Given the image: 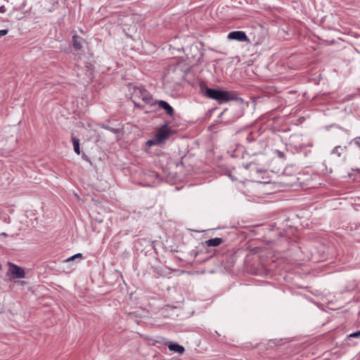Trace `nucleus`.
Instances as JSON below:
<instances>
[{
  "label": "nucleus",
  "instance_id": "nucleus-6",
  "mask_svg": "<svg viewBox=\"0 0 360 360\" xmlns=\"http://www.w3.org/2000/svg\"><path fill=\"white\" fill-rule=\"evenodd\" d=\"M155 103L158 105V106L165 110L167 114L170 116L173 117L174 115V110L173 108L166 101H156Z\"/></svg>",
  "mask_w": 360,
  "mask_h": 360
},
{
  "label": "nucleus",
  "instance_id": "nucleus-21",
  "mask_svg": "<svg viewBox=\"0 0 360 360\" xmlns=\"http://www.w3.org/2000/svg\"><path fill=\"white\" fill-rule=\"evenodd\" d=\"M257 172H262V170H257Z\"/></svg>",
  "mask_w": 360,
  "mask_h": 360
},
{
  "label": "nucleus",
  "instance_id": "nucleus-10",
  "mask_svg": "<svg viewBox=\"0 0 360 360\" xmlns=\"http://www.w3.org/2000/svg\"><path fill=\"white\" fill-rule=\"evenodd\" d=\"M72 141L73 148H74L75 152L77 155H79L80 154L79 140L77 138L72 136Z\"/></svg>",
  "mask_w": 360,
  "mask_h": 360
},
{
  "label": "nucleus",
  "instance_id": "nucleus-17",
  "mask_svg": "<svg viewBox=\"0 0 360 360\" xmlns=\"http://www.w3.org/2000/svg\"><path fill=\"white\" fill-rule=\"evenodd\" d=\"M73 257H75V259H77V258L82 259L83 257V256H82V254L77 253V254L74 255Z\"/></svg>",
  "mask_w": 360,
  "mask_h": 360
},
{
  "label": "nucleus",
  "instance_id": "nucleus-4",
  "mask_svg": "<svg viewBox=\"0 0 360 360\" xmlns=\"http://www.w3.org/2000/svg\"><path fill=\"white\" fill-rule=\"evenodd\" d=\"M170 134L171 130L168 128L167 124H166L158 130L155 138L156 139V141L160 143L165 141Z\"/></svg>",
  "mask_w": 360,
  "mask_h": 360
},
{
  "label": "nucleus",
  "instance_id": "nucleus-9",
  "mask_svg": "<svg viewBox=\"0 0 360 360\" xmlns=\"http://www.w3.org/2000/svg\"><path fill=\"white\" fill-rule=\"evenodd\" d=\"M223 243V240L221 238H214L209 239L205 242V245L208 247H218Z\"/></svg>",
  "mask_w": 360,
  "mask_h": 360
},
{
  "label": "nucleus",
  "instance_id": "nucleus-8",
  "mask_svg": "<svg viewBox=\"0 0 360 360\" xmlns=\"http://www.w3.org/2000/svg\"><path fill=\"white\" fill-rule=\"evenodd\" d=\"M13 6V9L20 11L25 6V0H8Z\"/></svg>",
  "mask_w": 360,
  "mask_h": 360
},
{
  "label": "nucleus",
  "instance_id": "nucleus-7",
  "mask_svg": "<svg viewBox=\"0 0 360 360\" xmlns=\"http://www.w3.org/2000/svg\"><path fill=\"white\" fill-rule=\"evenodd\" d=\"M168 348L170 351L174 352L179 354H182L184 352V347L178 343L170 342L168 345Z\"/></svg>",
  "mask_w": 360,
  "mask_h": 360
},
{
  "label": "nucleus",
  "instance_id": "nucleus-15",
  "mask_svg": "<svg viewBox=\"0 0 360 360\" xmlns=\"http://www.w3.org/2000/svg\"><path fill=\"white\" fill-rule=\"evenodd\" d=\"M8 30H0V37L5 36L8 34Z\"/></svg>",
  "mask_w": 360,
  "mask_h": 360
},
{
  "label": "nucleus",
  "instance_id": "nucleus-13",
  "mask_svg": "<svg viewBox=\"0 0 360 360\" xmlns=\"http://www.w3.org/2000/svg\"><path fill=\"white\" fill-rule=\"evenodd\" d=\"M158 143H159L158 142V141H156V139L155 138L153 139H150V140H148V141H146V145L148 147H150V146L158 144Z\"/></svg>",
  "mask_w": 360,
  "mask_h": 360
},
{
  "label": "nucleus",
  "instance_id": "nucleus-2",
  "mask_svg": "<svg viewBox=\"0 0 360 360\" xmlns=\"http://www.w3.org/2000/svg\"><path fill=\"white\" fill-rule=\"evenodd\" d=\"M203 95L209 98L217 101L219 103L237 99L236 96L231 94L229 91L211 88H205Z\"/></svg>",
  "mask_w": 360,
  "mask_h": 360
},
{
  "label": "nucleus",
  "instance_id": "nucleus-3",
  "mask_svg": "<svg viewBox=\"0 0 360 360\" xmlns=\"http://www.w3.org/2000/svg\"><path fill=\"white\" fill-rule=\"evenodd\" d=\"M9 269L6 273L7 276H12L15 278H23L25 276V270L20 267L19 266L12 263L8 262Z\"/></svg>",
  "mask_w": 360,
  "mask_h": 360
},
{
  "label": "nucleus",
  "instance_id": "nucleus-16",
  "mask_svg": "<svg viewBox=\"0 0 360 360\" xmlns=\"http://www.w3.org/2000/svg\"><path fill=\"white\" fill-rule=\"evenodd\" d=\"M75 257H73V255H72V256H71V257H68V258L65 259L63 262H69L73 261V260H75Z\"/></svg>",
  "mask_w": 360,
  "mask_h": 360
},
{
  "label": "nucleus",
  "instance_id": "nucleus-22",
  "mask_svg": "<svg viewBox=\"0 0 360 360\" xmlns=\"http://www.w3.org/2000/svg\"><path fill=\"white\" fill-rule=\"evenodd\" d=\"M357 170H358L359 172H360V169H358Z\"/></svg>",
  "mask_w": 360,
  "mask_h": 360
},
{
  "label": "nucleus",
  "instance_id": "nucleus-19",
  "mask_svg": "<svg viewBox=\"0 0 360 360\" xmlns=\"http://www.w3.org/2000/svg\"><path fill=\"white\" fill-rule=\"evenodd\" d=\"M252 180H253V181H258V182H262V181H260V180H259L258 178H257V177H254V178L252 179Z\"/></svg>",
  "mask_w": 360,
  "mask_h": 360
},
{
  "label": "nucleus",
  "instance_id": "nucleus-1",
  "mask_svg": "<svg viewBox=\"0 0 360 360\" xmlns=\"http://www.w3.org/2000/svg\"><path fill=\"white\" fill-rule=\"evenodd\" d=\"M131 90V98L136 108L141 109L143 108L144 105L140 103V101H142L145 104H153V98L146 89L142 87L134 86Z\"/></svg>",
  "mask_w": 360,
  "mask_h": 360
},
{
  "label": "nucleus",
  "instance_id": "nucleus-14",
  "mask_svg": "<svg viewBox=\"0 0 360 360\" xmlns=\"http://www.w3.org/2000/svg\"><path fill=\"white\" fill-rule=\"evenodd\" d=\"M349 338H359L360 337V330H358L356 332L352 333L349 335Z\"/></svg>",
  "mask_w": 360,
  "mask_h": 360
},
{
  "label": "nucleus",
  "instance_id": "nucleus-12",
  "mask_svg": "<svg viewBox=\"0 0 360 360\" xmlns=\"http://www.w3.org/2000/svg\"><path fill=\"white\" fill-rule=\"evenodd\" d=\"M344 150V148L341 146H337L333 149V153H336L338 156H340V155L343 153Z\"/></svg>",
  "mask_w": 360,
  "mask_h": 360
},
{
  "label": "nucleus",
  "instance_id": "nucleus-5",
  "mask_svg": "<svg viewBox=\"0 0 360 360\" xmlns=\"http://www.w3.org/2000/svg\"><path fill=\"white\" fill-rule=\"evenodd\" d=\"M228 39L231 40H236L238 41H250L246 34L243 31H233L228 35Z\"/></svg>",
  "mask_w": 360,
  "mask_h": 360
},
{
  "label": "nucleus",
  "instance_id": "nucleus-11",
  "mask_svg": "<svg viewBox=\"0 0 360 360\" xmlns=\"http://www.w3.org/2000/svg\"><path fill=\"white\" fill-rule=\"evenodd\" d=\"M72 45L76 50H80L82 48V44L76 35L72 37Z\"/></svg>",
  "mask_w": 360,
  "mask_h": 360
},
{
  "label": "nucleus",
  "instance_id": "nucleus-18",
  "mask_svg": "<svg viewBox=\"0 0 360 360\" xmlns=\"http://www.w3.org/2000/svg\"><path fill=\"white\" fill-rule=\"evenodd\" d=\"M6 11V8L4 6H0V13H4Z\"/></svg>",
  "mask_w": 360,
  "mask_h": 360
},
{
  "label": "nucleus",
  "instance_id": "nucleus-20",
  "mask_svg": "<svg viewBox=\"0 0 360 360\" xmlns=\"http://www.w3.org/2000/svg\"><path fill=\"white\" fill-rule=\"evenodd\" d=\"M195 231L197 232V233H199V232H203L204 231Z\"/></svg>",
  "mask_w": 360,
  "mask_h": 360
}]
</instances>
